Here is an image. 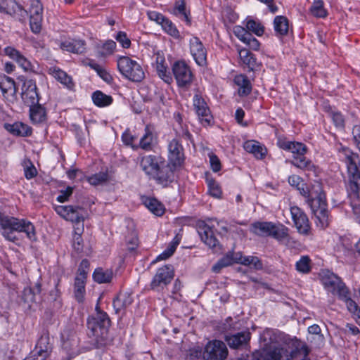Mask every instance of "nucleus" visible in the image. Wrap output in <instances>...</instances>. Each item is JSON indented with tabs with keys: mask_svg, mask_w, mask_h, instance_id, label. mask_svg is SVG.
<instances>
[{
	"mask_svg": "<svg viewBox=\"0 0 360 360\" xmlns=\"http://www.w3.org/2000/svg\"><path fill=\"white\" fill-rule=\"evenodd\" d=\"M72 247L77 253H80L83 250L84 241L81 236V233L75 231L73 236Z\"/></svg>",
	"mask_w": 360,
	"mask_h": 360,
	"instance_id": "nucleus-59",
	"label": "nucleus"
},
{
	"mask_svg": "<svg viewBox=\"0 0 360 360\" xmlns=\"http://www.w3.org/2000/svg\"><path fill=\"white\" fill-rule=\"evenodd\" d=\"M297 188L300 191V193L302 196L307 198L309 205H310L311 200L316 198V196H319L321 193H324L322 190V185L319 181H316L314 184L312 185L310 190L305 185L299 186Z\"/></svg>",
	"mask_w": 360,
	"mask_h": 360,
	"instance_id": "nucleus-26",
	"label": "nucleus"
},
{
	"mask_svg": "<svg viewBox=\"0 0 360 360\" xmlns=\"http://www.w3.org/2000/svg\"><path fill=\"white\" fill-rule=\"evenodd\" d=\"M30 17L43 16V6L39 0H32L30 8Z\"/></svg>",
	"mask_w": 360,
	"mask_h": 360,
	"instance_id": "nucleus-52",
	"label": "nucleus"
},
{
	"mask_svg": "<svg viewBox=\"0 0 360 360\" xmlns=\"http://www.w3.org/2000/svg\"><path fill=\"white\" fill-rule=\"evenodd\" d=\"M30 117L33 124H41L46 121V110L41 105H30Z\"/></svg>",
	"mask_w": 360,
	"mask_h": 360,
	"instance_id": "nucleus-27",
	"label": "nucleus"
},
{
	"mask_svg": "<svg viewBox=\"0 0 360 360\" xmlns=\"http://www.w3.org/2000/svg\"><path fill=\"white\" fill-rule=\"evenodd\" d=\"M168 160L174 167H180L184 162V148L179 141L174 139L168 144Z\"/></svg>",
	"mask_w": 360,
	"mask_h": 360,
	"instance_id": "nucleus-14",
	"label": "nucleus"
},
{
	"mask_svg": "<svg viewBox=\"0 0 360 360\" xmlns=\"http://www.w3.org/2000/svg\"><path fill=\"white\" fill-rule=\"evenodd\" d=\"M145 206L156 216H162L165 213L164 205L154 198H146L144 200Z\"/></svg>",
	"mask_w": 360,
	"mask_h": 360,
	"instance_id": "nucleus-38",
	"label": "nucleus"
},
{
	"mask_svg": "<svg viewBox=\"0 0 360 360\" xmlns=\"http://www.w3.org/2000/svg\"><path fill=\"white\" fill-rule=\"evenodd\" d=\"M352 134L354 142L360 150V125L354 126Z\"/></svg>",
	"mask_w": 360,
	"mask_h": 360,
	"instance_id": "nucleus-64",
	"label": "nucleus"
},
{
	"mask_svg": "<svg viewBox=\"0 0 360 360\" xmlns=\"http://www.w3.org/2000/svg\"><path fill=\"white\" fill-rule=\"evenodd\" d=\"M120 72L127 79L134 82H141L145 78L141 65L128 56H120L117 61Z\"/></svg>",
	"mask_w": 360,
	"mask_h": 360,
	"instance_id": "nucleus-4",
	"label": "nucleus"
},
{
	"mask_svg": "<svg viewBox=\"0 0 360 360\" xmlns=\"http://www.w3.org/2000/svg\"><path fill=\"white\" fill-rule=\"evenodd\" d=\"M239 56L243 63L247 65L250 70L254 71L259 66L255 55L248 49H243L239 51Z\"/></svg>",
	"mask_w": 360,
	"mask_h": 360,
	"instance_id": "nucleus-35",
	"label": "nucleus"
},
{
	"mask_svg": "<svg viewBox=\"0 0 360 360\" xmlns=\"http://www.w3.org/2000/svg\"><path fill=\"white\" fill-rule=\"evenodd\" d=\"M235 84L238 86V95L245 96L250 94L252 85L248 77L244 75H236L234 78Z\"/></svg>",
	"mask_w": 360,
	"mask_h": 360,
	"instance_id": "nucleus-31",
	"label": "nucleus"
},
{
	"mask_svg": "<svg viewBox=\"0 0 360 360\" xmlns=\"http://www.w3.org/2000/svg\"><path fill=\"white\" fill-rule=\"evenodd\" d=\"M290 214L297 231L302 235H308L310 225L307 214L297 206L290 207Z\"/></svg>",
	"mask_w": 360,
	"mask_h": 360,
	"instance_id": "nucleus-11",
	"label": "nucleus"
},
{
	"mask_svg": "<svg viewBox=\"0 0 360 360\" xmlns=\"http://www.w3.org/2000/svg\"><path fill=\"white\" fill-rule=\"evenodd\" d=\"M109 175L107 172H101L87 178L88 182L94 186L104 184L108 181Z\"/></svg>",
	"mask_w": 360,
	"mask_h": 360,
	"instance_id": "nucleus-46",
	"label": "nucleus"
},
{
	"mask_svg": "<svg viewBox=\"0 0 360 360\" xmlns=\"http://www.w3.org/2000/svg\"><path fill=\"white\" fill-rule=\"evenodd\" d=\"M248 31L252 32L257 36H262L264 32V28L259 22L254 20H249L246 22Z\"/></svg>",
	"mask_w": 360,
	"mask_h": 360,
	"instance_id": "nucleus-50",
	"label": "nucleus"
},
{
	"mask_svg": "<svg viewBox=\"0 0 360 360\" xmlns=\"http://www.w3.org/2000/svg\"><path fill=\"white\" fill-rule=\"evenodd\" d=\"M193 101L194 109L200 123L203 126L210 125L213 120V117L205 100L200 95L195 94Z\"/></svg>",
	"mask_w": 360,
	"mask_h": 360,
	"instance_id": "nucleus-12",
	"label": "nucleus"
},
{
	"mask_svg": "<svg viewBox=\"0 0 360 360\" xmlns=\"http://www.w3.org/2000/svg\"><path fill=\"white\" fill-rule=\"evenodd\" d=\"M4 53L9 58L15 60L24 70L31 69L30 62L20 51L12 46H7L4 49Z\"/></svg>",
	"mask_w": 360,
	"mask_h": 360,
	"instance_id": "nucleus-22",
	"label": "nucleus"
},
{
	"mask_svg": "<svg viewBox=\"0 0 360 360\" xmlns=\"http://www.w3.org/2000/svg\"><path fill=\"white\" fill-rule=\"evenodd\" d=\"M161 26L162 29L170 36L177 39L179 37V32L174 23L168 18H165L162 22Z\"/></svg>",
	"mask_w": 360,
	"mask_h": 360,
	"instance_id": "nucleus-49",
	"label": "nucleus"
},
{
	"mask_svg": "<svg viewBox=\"0 0 360 360\" xmlns=\"http://www.w3.org/2000/svg\"><path fill=\"white\" fill-rule=\"evenodd\" d=\"M136 136L132 135L129 129H127L122 135V140L126 146H130L133 150L138 149V144H134Z\"/></svg>",
	"mask_w": 360,
	"mask_h": 360,
	"instance_id": "nucleus-54",
	"label": "nucleus"
},
{
	"mask_svg": "<svg viewBox=\"0 0 360 360\" xmlns=\"http://www.w3.org/2000/svg\"><path fill=\"white\" fill-rule=\"evenodd\" d=\"M321 281L327 290L338 297L347 288L340 277L329 271L321 274Z\"/></svg>",
	"mask_w": 360,
	"mask_h": 360,
	"instance_id": "nucleus-9",
	"label": "nucleus"
},
{
	"mask_svg": "<svg viewBox=\"0 0 360 360\" xmlns=\"http://www.w3.org/2000/svg\"><path fill=\"white\" fill-rule=\"evenodd\" d=\"M190 53L196 64L199 66L207 65V49L202 42L197 37H193L189 40Z\"/></svg>",
	"mask_w": 360,
	"mask_h": 360,
	"instance_id": "nucleus-13",
	"label": "nucleus"
},
{
	"mask_svg": "<svg viewBox=\"0 0 360 360\" xmlns=\"http://www.w3.org/2000/svg\"><path fill=\"white\" fill-rule=\"evenodd\" d=\"M0 89L3 96L8 100L13 101L16 98L17 88L15 81L6 75L0 77Z\"/></svg>",
	"mask_w": 360,
	"mask_h": 360,
	"instance_id": "nucleus-20",
	"label": "nucleus"
},
{
	"mask_svg": "<svg viewBox=\"0 0 360 360\" xmlns=\"http://www.w3.org/2000/svg\"><path fill=\"white\" fill-rule=\"evenodd\" d=\"M274 28L276 36H285L289 29L288 18L283 15L276 16L274 20Z\"/></svg>",
	"mask_w": 360,
	"mask_h": 360,
	"instance_id": "nucleus-34",
	"label": "nucleus"
},
{
	"mask_svg": "<svg viewBox=\"0 0 360 360\" xmlns=\"http://www.w3.org/2000/svg\"><path fill=\"white\" fill-rule=\"evenodd\" d=\"M115 39L121 44L124 49H128L131 46V40L124 32H118L115 37Z\"/></svg>",
	"mask_w": 360,
	"mask_h": 360,
	"instance_id": "nucleus-60",
	"label": "nucleus"
},
{
	"mask_svg": "<svg viewBox=\"0 0 360 360\" xmlns=\"http://www.w3.org/2000/svg\"><path fill=\"white\" fill-rule=\"evenodd\" d=\"M208 186V193L210 195L216 198H220L221 197V190L218 183L213 179L207 180Z\"/></svg>",
	"mask_w": 360,
	"mask_h": 360,
	"instance_id": "nucleus-51",
	"label": "nucleus"
},
{
	"mask_svg": "<svg viewBox=\"0 0 360 360\" xmlns=\"http://www.w3.org/2000/svg\"><path fill=\"white\" fill-rule=\"evenodd\" d=\"M330 117L336 128L340 129L345 128V118L341 112L333 111L330 112Z\"/></svg>",
	"mask_w": 360,
	"mask_h": 360,
	"instance_id": "nucleus-55",
	"label": "nucleus"
},
{
	"mask_svg": "<svg viewBox=\"0 0 360 360\" xmlns=\"http://www.w3.org/2000/svg\"><path fill=\"white\" fill-rule=\"evenodd\" d=\"M43 16L30 17V25L31 30L34 33H39L41 30Z\"/></svg>",
	"mask_w": 360,
	"mask_h": 360,
	"instance_id": "nucleus-57",
	"label": "nucleus"
},
{
	"mask_svg": "<svg viewBox=\"0 0 360 360\" xmlns=\"http://www.w3.org/2000/svg\"><path fill=\"white\" fill-rule=\"evenodd\" d=\"M278 146L281 148L290 151L293 154L291 163L295 167L305 172H316V166L304 156L307 150L304 144L295 141H279Z\"/></svg>",
	"mask_w": 360,
	"mask_h": 360,
	"instance_id": "nucleus-3",
	"label": "nucleus"
},
{
	"mask_svg": "<svg viewBox=\"0 0 360 360\" xmlns=\"http://www.w3.org/2000/svg\"><path fill=\"white\" fill-rule=\"evenodd\" d=\"M116 43L113 40H108L101 46H97L98 55L105 57L112 54L116 49Z\"/></svg>",
	"mask_w": 360,
	"mask_h": 360,
	"instance_id": "nucleus-43",
	"label": "nucleus"
},
{
	"mask_svg": "<svg viewBox=\"0 0 360 360\" xmlns=\"http://www.w3.org/2000/svg\"><path fill=\"white\" fill-rule=\"evenodd\" d=\"M154 138L152 127L150 125H146L144 129V134L140 139L139 143L138 144V148H140L146 151L152 150Z\"/></svg>",
	"mask_w": 360,
	"mask_h": 360,
	"instance_id": "nucleus-29",
	"label": "nucleus"
},
{
	"mask_svg": "<svg viewBox=\"0 0 360 360\" xmlns=\"http://www.w3.org/2000/svg\"><path fill=\"white\" fill-rule=\"evenodd\" d=\"M342 153L347 165L348 181L347 191L352 200L360 199V158L357 153L342 148Z\"/></svg>",
	"mask_w": 360,
	"mask_h": 360,
	"instance_id": "nucleus-2",
	"label": "nucleus"
},
{
	"mask_svg": "<svg viewBox=\"0 0 360 360\" xmlns=\"http://www.w3.org/2000/svg\"><path fill=\"white\" fill-rule=\"evenodd\" d=\"M205 360H224L228 356V349L221 340L209 341L202 354Z\"/></svg>",
	"mask_w": 360,
	"mask_h": 360,
	"instance_id": "nucleus-8",
	"label": "nucleus"
},
{
	"mask_svg": "<svg viewBox=\"0 0 360 360\" xmlns=\"http://www.w3.org/2000/svg\"><path fill=\"white\" fill-rule=\"evenodd\" d=\"M233 264H234L233 252L230 251L219 259L214 265H213L212 270L214 273H219L221 269L231 266Z\"/></svg>",
	"mask_w": 360,
	"mask_h": 360,
	"instance_id": "nucleus-42",
	"label": "nucleus"
},
{
	"mask_svg": "<svg viewBox=\"0 0 360 360\" xmlns=\"http://www.w3.org/2000/svg\"><path fill=\"white\" fill-rule=\"evenodd\" d=\"M172 73L178 86L188 88L191 84L193 75L190 67L184 61L174 62L172 65Z\"/></svg>",
	"mask_w": 360,
	"mask_h": 360,
	"instance_id": "nucleus-7",
	"label": "nucleus"
},
{
	"mask_svg": "<svg viewBox=\"0 0 360 360\" xmlns=\"http://www.w3.org/2000/svg\"><path fill=\"white\" fill-rule=\"evenodd\" d=\"M93 278L98 283H109L113 278V272L111 269L97 268L93 274Z\"/></svg>",
	"mask_w": 360,
	"mask_h": 360,
	"instance_id": "nucleus-36",
	"label": "nucleus"
},
{
	"mask_svg": "<svg viewBox=\"0 0 360 360\" xmlns=\"http://www.w3.org/2000/svg\"><path fill=\"white\" fill-rule=\"evenodd\" d=\"M49 73L69 89L74 88L75 84L72 77L68 75L65 72L54 67L49 69Z\"/></svg>",
	"mask_w": 360,
	"mask_h": 360,
	"instance_id": "nucleus-32",
	"label": "nucleus"
},
{
	"mask_svg": "<svg viewBox=\"0 0 360 360\" xmlns=\"http://www.w3.org/2000/svg\"><path fill=\"white\" fill-rule=\"evenodd\" d=\"M233 33L243 42H245L248 37H250L251 33L241 26H236L233 28Z\"/></svg>",
	"mask_w": 360,
	"mask_h": 360,
	"instance_id": "nucleus-58",
	"label": "nucleus"
},
{
	"mask_svg": "<svg viewBox=\"0 0 360 360\" xmlns=\"http://www.w3.org/2000/svg\"><path fill=\"white\" fill-rule=\"evenodd\" d=\"M198 232L203 243L210 248L215 249L219 245L212 228L205 222L202 221L198 224Z\"/></svg>",
	"mask_w": 360,
	"mask_h": 360,
	"instance_id": "nucleus-19",
	"label": "nucleus"
},
{
	"mask_svg": "<svg viewBox=\"0 0 360 360\" xmlns=\"http://www.w3.org/2000/svg\"><path fill=\"white\" fill-rule=\"evenodd\" d=\"M72 187L68 186L65 190H61L60 194L57 197V200L60 202H66L69 197L72 194Z\"/></svg>",
	"mask_w": 360,
	"mask_h": 360,
	"instance_id": "nucleus-61",
	"label": "nucleus"
},
{
	"mask_svg": "<svg viewBox=\"0 0 360 360\" xmlns=\"http://www.w3.org/2000/svg\"><path fill=\"white\" fill-rule=\"evenodd\" d=\"M54 210L62 218L76 224L83 222L86 215L85 209L80 206L57 205Z\"/></svg>",
	"mask_w": 360,
	"mask_h": 360,
	"instance_id": "nucleus-6",
	"label": "nucleus"
},
{
	"mask_svg": "<svg viewBox=\"0 0 360 360\" xmlns=\"http://www.w3.org/2000/svg\"><path fill=\"white\" fill-rule=\"evenodd\" d=\"M311 14L317 18H325L327 15V12L323 7V2L322 0H316L310 8Z\"/></svg>",
	"mask_w": 360,
	"mask_h": 360,
	"instance_id": "nucleus-47",
	"label": "nucleus"
},
{
	"mask_svg": "<svg viewBox=\"0 0 360 360\" xmlns=\"http://www.w3.org/2000/svg\"><path fill=\"white\" fill-rule=\"evenodd\" d=\"M158 75L161 78L165 83L170 84L172 82V77L170 72L167 70V65L160 66L156 68Z\"/></svg>",
	"mask_w": 360,
	"mask_h": 360,
	"instance_id": "nucleus-56",
	"label": "nucleus"
},
{
	"mask_svg": "<svg viewBox=\"0 0 360 360\" xmlns=\"http://www.w3.org/2000/svg\"><path fill=\"white\" fill-rule=\"evenodd\" d=\"M35 292L32 288L26 287L22 292L21 299L25 303L30 305V304L35 302Z\"/></svg>",
	"mask_w": 360,
	"mask_h": 360,
	"instance_id": "nucleus-53",
	"label": "nucleus"
},
{
	"mask_svg": "<svg viewBox=\"0 0 360 360\" xmlns=\"http://www.w3.org/2000/svg\"><path fill=\"white\" fill-rule=\"evenodd\" d=\"M131 293L127 291H122L118 293L113 300V307L116 313L126 309L133 302Z\"/></svg>",
	"mask_w": 360,
	"mask_h": 360,
	"instance_id": "nucleus-21",
	"label": "nucleus"
},
{
	"mask_svg": "<svg viewBox=\"0 0 360 360\" xmlns=\"http://www.w3.org/2000/svg\"><path fill=\"white\" fill-rule=\"evenodd\" d=\"M174 13L178 15H181L183 19L188 23H191L189 18V13L186 11V3L184 0L177 1L174 6Z\"/></svg>",
	"mask_w": 360,
	"mask_h": 360,
	"instance_id": "nucleus-48",
	"label": "nucleus"
},
{
	"mask_svg": "<svg viewBox=\"0 0 360 360\" xmlns=\"http://www.w3.org/2000/svg\"><path fill=\"white\" fill-rule=\"evenodd\" d=\"M37 88L34 81L28 79L24 82L22 86V99L24 103L30 106L39 103V95Z\"/></svg>",
	"mask_w": 360,
	"mask_h": 360,
	"instance_id": "nucleus-17",
	"label": "nucleus"
},
{
	"mask_svg": "<svg viewBox=\"0 0 360 360\" xmlns=\"http://www.w3.org/2000/svg\"><path fill=\"white\" fill-rule=\"evenodd\" d=\"M74 295L78 302H83L85 295V283L79 278L75 280Z\"/></svg>",
	"mask_w": 360,
	"mask_h": 360,
	"instance_id": "nucleus-45",
	"label": "nucleus"
},
{
	"mask_svg": "<svg viewBox=\"0 0 360 360\" xmlns=\"http://www.w3.org/2000/svg\"><path fill=\"white\" fill-rule=\"evenodd\" d=\"M255 360H291L292 356L288 349L282 347H274L255 353Z\"/></svg>",
	"mask_w": 360,
	"mask_h": 360,
	"instance_id": "nucleus-15",
	"label": "nucleus"
},
{
	"mask_svg": "<svg viewBox=\"0 0 360 360\" xmlns=\"http://www.w3.org/2000/svg\"><path fill=\"white\" fill-rule=\"evenodd\" d=\"M311 259L307 255H304L295 264L296 270L301 274H308L311 271Z\"/></svg>",
	"mask_w": 360,
	"mask_h": 360,
	"instance_id": "nucleus-44",
	"label": "nucleus"
},
{
	"mask_svg": "<svg viewBox=\"0 0 360 360\" xmlns=\"http://www.w3.org/2000/svg\"><path fill=\"white\" fill-rule=\"evenodd\" d=\"M91 98L94 103L99 108L108 106L113 101L111 96L106 95L101 91L94 92Z\"/></svg>",
	"mask_w": 360,
	"mask_h": 360,
	"instance_id": "nucleus-41",
	"label": "nucleus"
},
{
	"mask_svg": "<svg viewBox=\"0 0 360 360\" xmlns=\"http://www.w3.org/2000/svg\"><path fill=\"white\" fill-rule=\"evenodd\" d=\"M209 157L212 169L214 172H219L221 169V163L219 159L216 155L213 153L210 154Z\"/></svg>",
	"mask_w": 360,
	"mask_h": 360,
	"instance_id": "nucleus-62",
	"label": "nucleus"
},
{
	"mask_svg": "<svg viewBox=\"0 0 360 360\" xmlns=\"http://www.w3.org/2000/svg\"><path fill=\"white\" fill-rule=\"evenodd\" d=\"M51 349V345L50 344L49 336L46 334H44L39 338L32 354L36 356L38 355L39 357L43 358L44 360H45V358L48 356Z\"/></svg>",
	"mask_w": 360,
	"mask_h": 360,
	"instance_id": "nucleus-24",
	"label": "nucleus"
},
{
	"mask_svg": "<svg viewBox=\"0 0 360 360\" xmlns=\"http://www.w3.org/2000/svg\"><path fill=\"white\" fill-rule=\"evenodd\" d=\"M60 48L63 50L79 54L85 51L86 43L84 40L65 41L60 44Z\"/></svg>",
	"mask_w": 360,
	"mask_h": 360,
	"instance_id": "nucleus-30",
	"label": "nucleus"
},
{
	"mask_svg": "<svg viewBox=\"0 0 360 360\" xmlns=\"http://www.w3.org/2000/svg\"><path fill=\"white\" fill-rule=\"evenodd\" d=\"M4 128L10 134L18 136H29L32 132L30 127L20 122H16L13 124L6 123Z\"/></svg>",
	"mask_w": 360,
	"mask_h": 360,
	"instance_id": "nucleus-23",
	"label": "nucleus"
},
{
	"mask_svg": "<svg viewBox=\"0 0 360 360\" xmlns=\"http://www.w3.org/2000/svg\"><path fill=\"white\" fill-rule=\"evenodd\" d=\"M288 228L282 224L272 223L269 236L277 240H283L288 236Z\"/></svg>",
	"mask_w": 360,
	"mask_h": 360,
	"instance_id": "nucleus-39",
	"label": "nucleus"
},
{
	"mask_svg": "<svg viewBox=\"0 0 360 360\" xmlns=\"http://www.w3.org/2000/svg\"><path fill=\"white\" fill-rule=\"evenodd\" d=\"M94 323L95 326L92 327V330L97 333L98 328H99L101 335H103L107 333V329L110 326V320L105 312L98 311Z\"/></svg>",
	"mask_w": 360,
	"mask_h": 360,
	"instance_id": "nucleus-28",
	"label": "nucleus"
},
{
	"mask_svg": "<svg viewBox=\"0 0 360 360\" xmlns=\"http://www.w3.org/2000/svg\"><path fill=\"white\" fill-rule=\"evenodd\" d=\"M0 227L3 236L8 240L16 243L19 238L15 231L24 232L32 241L37 239L34 226L25 219H18L4 215L0 212Z\"/></svg>",
	"mask_w": 360,
	"mask_h": 360,
	"instance_id": "nucleus-1",
	"label": "nucleus"
},
{
	"mask_svg": "<svg viewBox=\"0 0 360 360\" xmlns=\"http://www.w3.org/2000/svg\"><path fill=\"white\" fill-rule=\"evenodd\" d=\"M164 162V159L159 155H147L141 158L140 167L144 173L151 178Z\"/></svg>",
	"mask_w": 360,
	"mask_h": 360,
	"instance_id": "nucleus-16",
	"label": "nucleus"
},
{
	"mask_svg": "<svg viewBox=\"0 0 360 360\" xmlns=\"http://www.w3.org/2000/svg\"><path fill=\"white\" fill-rule=\"evenodd\" d=\"M174 276V270L171 266H163L159 268L151 281V289L160 291L172 281Z\"/></svg>",
	"mask_w": 360,
	"mask_h": 360,
	"instance_id": "nucleus-10",
	"label": "nucleus"
},
{
	"mask_svg": "<svg viewBox=\"0 0 360 360\" xmlns=\"http://www.w3.org/2000/svg\"><path fill=\"white\" fill-rule=\"evenodd\" d=\"M243 148L249 153H252L257 159H263L266 155V149L262 148L255 141H247L244 143Z\"/></svg>",
	"mask_w": 360,
	"mask_h": 360,
	"instance_id": "nucleus-33",
	"label": "nucleus"
},
{
	"mask_svg": "<svg viewBox=\"0 0 360 360\" xmlns=\"http://www.w3.org/2000/svg\"><path fill=\"white\" fill-rule=\"evenodd\" d=\"M272 223L270 221H257L251 225V231L260 236H269Z\"/></svg>",
	"mask_w": 360,
	"mask_h": 360,
	"instance_id": "nucleus-37",
	"label": "nucleus"
},
{
	"mask_svg": "<svg viewBox=\"0 0 360 360\" xmlns=\"http://www.w3.org/2000/svg\"><path fill=\"white\" fill-rule=\"evenodd\" d=\"M150 179L158 184L167 187L174 180V173L169 164H166L165 161Z\"/></svg>",
	"mask_w": 360,
	"mask_h": 360,
	"instance_id": "nucleus-18",
	"label": "nucleus"
},
{
	"mask_svg": "<svg viewBox=\"0 0 360 360\" xmlns=\"http://www.w3.org/2000/svg\"><path fill=\"white\" fill-rule=\"evenodd\" d=\"M316 220L317 226L325 229L329 225V214L327 209V203L325 193H321L310 202L309 205Z\"/></svg>",
	"mask_w": 360,
	"mask_h": 360,
	"instance_id": "nucleus-5",
	"label": "nucleus"
},
{
	"mask_svg": "<svg viewBox=\"0 0 360 360\" xmlns=\"http://www.w3.org/2000/svg\"><path fill=\"white\" fill-rule=\"evenodd\" d=\"M339 299L344 301L348 310L360 318V309L356 303L350 297L349 289L347 288L342 293L340 294Z\"/></svg>",
	"mask_w": 360,
	"mask_h": 360,
	"instance_id": "nucleus-40",
	"label": "nucleus"
},
{
	"mask_svg": "<svg viewBox=\"0 0 360 360\" xmlns=\"http://www.w3.org/2000/svg\"><path fill=\"white\" fill-rule=\"evenodd\" d=\"M245 44H246L250 49L253 50H258L260 46V44L259 41L255 38L252 34L250 37H248V39L245 41Z\"/></svg>",
	"mask_w": 360,
	"mask_h": 360,
	"instance_id": "nucleus-63",
	"label": "nucleus"
},
{
	"mask_svg": "<svg viewBox=\"0 0 360 360\" xmlns=\"http://www.w3.org/2000/svg\"><path fill=\"white\" fill-rule=\"evenodd\" d=\"M250 339V333L249 332H240L236 334L226 336V341L231 348L238 349L248 343Z\"/></svg>",
	"mask_w": 360,
	"mask_h": 360,
	"instance_id": "nucleus-25",
	"label": "nucleus"
}]
</instances>
